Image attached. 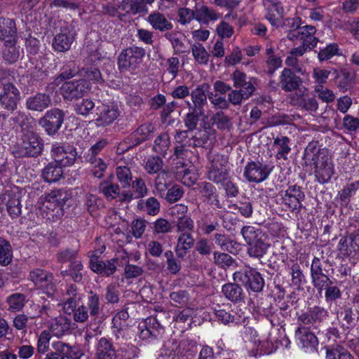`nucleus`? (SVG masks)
Here are the masks:
<instances>
[{
	"instance_id": "obj_1",
	"label": "nucleus",
	"mask_w": 359,
	"mask_h": 359,
	"mask_svg": "<svg viewBox=\"0 0 359 359\" xmlns=\"http://www.w3.org/2000/svg\"><path fill=\"white\" fill-rule=\"evenodd\" d=\"M231 79L235 88L229 93V100L231 104L241 105L255 95L259 84L257 77L248 76L245 72L236 69L231 74Z\"/></svg>"
},
{
	"instance_id": "obj_2",
	"label": "nucleus",
	"mask_w": 359,
	"mask_h": 359,
	"mask_svg": "<svg viewBox=\"0 0 359 359\" xmlns=\"http://www.w3.org/2000/svg\"><path fill=\"white\" fill-rule=\"evenodd\" d=\"M306 164L315 165V177L320 184L329 182L334 174V167L328 156L316 147V143L310 142L304 153Z\"/></svg>"
},
{
	"instance_id": "obj_3",
	"label": "nucleus",
	"mask_w": 359,
	"mask_h": 359,
	"mask_svg": "<svg viewBox=\"0 0 359 359\" xmlns=\"http://www.w3.org/2000/svg\"><path fill=\"white\" fill-rule=\"evenodd\" d=\"M241 233L248 245V255L258 259L263 257L269 247L266 242L267 237L263 231L251 226H245L242 228Z\"/></svg>"
},
{
	"instance_id": "obj_4",
	"label": "nucleus",
	"mask_w": 359,
	"mask_h": 359,
	"mask_svg": "<svg viewBox=\"0 0 359 359\" xmlns=\"http://www.w3.org/2000/svg\"><path fill=\"white\" fill-rule=\"evenodd\" d=\"M43 149V140L40 135L32 130L23 129L20 142L13 150L15 157H36Z\"/></svg>"
},
{
	"instance_id": "obj_5",
	"label": "nucleus",
	"mask_w": 359,
	"mask_h": 359,
	"mask_svg": "<svg viewBox=\"0 0 359 359\" xmlns=\"http://www.w3.org/2000/svg\"><path fill=\"white\" fill-rule=\"evenodd\" d=\"M29 280L38 290L49 297L54 296L57 291V284L53 273L41 268H36L29 271Z\"/></svg>"
},
{
	"instance_id": "obj_6",
	"label": "nucleus",
	"mask_w": 359,
	"mask_h": 359,
	"mask_svg": "<svg viewBox=\"0 0 359 359\" xmlns=\"http://www.w3.org/2000/svg\"><path fill=\"white\" fill-rule=\"evenodd\" d=\"M233 280L254 292L262 291L264 286V280L260 273L251 267H245L234 272Z\"/></svg>"
},
{
	"instance_id": "obj_7",
	"label": "nucleus",
	"mask_w": 359,
	"mask_h": 359,
	"mask_svg": "<svg viewBox=\"0 0 359 359\" xmlns=\"http://www.w3.org/2000/svg\"><path fill=\"white\" fill-rule=\"evenodd\" d=\"M228 157L223 154H215L210 157V165L206 172L207 179L218 184L226 181L229 176Z\"/></svg>"
},
{
	"instance_id": "obj_8",
	"label": "nucleus",
	"mask_w": 359,
	"mask_h": 359,
	"mask_svg": "<svg viewBox=\"0 0 359 359\" xmlns=\"http://www.w3.org/2000/svg\"><path fill=\"white\" fill-rule=\"evenodd\" d=\"M194 184L193 190L198 193L203 203L213 208H223V203L219 200L218 189L213 184L208 181H201Z\"/></svg>"
},
{
	"instance_id": "obj_9",
	"label": "nucleus",
	"mask_w": 359,
	"mask_h": 359,
	"mask_svg": "<svg viewBox=\"0 0 359 359\" xmlns=\"http://www.w3.org/2000/svg\"><path fill=\"white\" fill-rule=\"evenodd\" d=\"M145 50L138 46H132L121 51L118 57V66L120 70L135 69L142 62L145 56Z\"/></svg>"
},
{
	"instance_id": "obj_10",
	"label": "nucleus",
	"mask_w": 359,
	"mask_h": 359,
	"mask_svg": "<svg viewBox=\"0 0 359 359\" xmlns=\"http://www.w3.org/2000/svg\"><path fill=\"white\" fill-rule=\"evenodd\" d=\"M90 89V83L88 80H73L62 83L60 94L65 100L72 101L83 97Z\"/></svg>"
},
{
	"instance_id": "obj_11",
	"label": "nucleus",
	"mask_w": 359,
	"mask_h": 359,
	"mask_svg": "<svg viewBox=\"0 0 359 359\" xmlns=\"http://www.w3.org/2000/svg\"><path fill=\"white\" fill-rule=\"evenodd\" d=\"M64 119L65 112L55 108L46 111L44 116L39 120V125L48 135H54L60 129Z\"/></svg>"
},
{
	"instance_id": "obj_12",
	"label": "nucleus",
	"mask_w": 359,
	"mask_h": 359,
	"mask_svg": "<svg viewBox=\"0 0 359 359\" xmlns=\"http://www.w3.org/2000/svg\"><path fill=\"white\" fill-rule=\"evenodd\" d=\"M51 157L54 162L60 166L72 165L77 157L76 148L72 146H63L59 143H55L52 145L50 151Z\"/></svg>"
},
{
	"instance_id": "obj_13",
	"label": "nucleus",
	"mask_w": 359,
	"mask_h": 359,
	"mask_svg": "<svg viewBox=\"0 0 359 359\" xmlns=\"http://www.w3.org/2000/svg\"><path fill=\"white\" fill-rule=\"evenodd\" d=\"M20 100V93L18 88L12 83H3L2 90L0 93V106L8 111L13 112L17 109Z\"/></svg>"
},
{
	"instance_id": "obj_14",
	"label": "nucleus",
	"mask_w": 359,
	"mask_h": 359,
	"mask_svg": "<svg viewBox=\"0 0 359 359\" xmlns=\"http://www.w3.org/2000/svg\"><path fill=\"white\" fill-rule=\"evenodd\" d=\"M210 86L208 83H203L196 86L191 92V101H187L186 104L189 110L194 111L197 114H204V107L208 104L207 98Z\"/></svg>"
},
{
	"instance_id": "obj_15",
	"label": "nucleus",
	"mask_w": 359,
	"mask_h": 359,
	"mask_svg": "<svg viewBox=\"0 0 359 359\" xmlns=\"http://www.w3.org/2000/svg\"><path fill=\"white\" fill-rule=\"evenodd\" d=\"M290 102L292 105L310 113L316 112L318 109V103L316 97L309 95L307 89L304 87L292 95Z\"/></svg>"
},
{
	"instance_id": "obj_16",
	"label": "nucleus",
	"mask_w": 359,
	"mask_h": 359,
	"mask_svg": "<svg viewBox=\"0 0 359 359\" xmlns=\"http://www.w3.org/2000/svg\"><path fill=\"white\" fill-rule=\"evenodd\" d=\"M99 190L108 200L118 199L120 202H130L133 198V194L130 191H121L118 184L109 182L100 183Z\"/></svg>"
},
{
	"instance_id": "obj_17",
	"label": "nucleus",
	"mask_w": 359,
	"mask_h": 359,
	"mask_svg": "<svg viewBox=\"0 0 359 359\" xmlns=\"http://www.w3.org/2000/svg\"><path fill=\"white\" fill-rule=\"evenodd\" d=\"M327 315V311L324 308L316 306L299 315L297 320L300 323V326L307 325L316 327V325L321 323Z\"/></svg>"
},
{
	"instance_id": "obj_18",
	"label": "nucleus",
	"mask_w": 359,
	"mask_h": 359,
	"mask_svg": "<svg viewBox=\"0 0 359 359\" xmlns=\"http://www.w3.org/2000/svg\"><path fill=\"white\" fill-rule=\"evenodd\" d=\"M316 32V28L313 25L302 26L297 32L290 34V40H299L302 44L310 48H313L318 42V39L315 36Z\"/></svg>"
},
{
	"instance_id": "obj_19",
	"label": "nucleus",
	"mask_w": 359,
	"mask_h": 359,
	"mask_svg": "<svg viewBox=\"0 0 359 359\" xmlns=\"http://www.w3.org/2000/svg\"><path fill=\"white\" fill-rule=\"evenodd\" d=\"M74 40V34L71 27H63L53 41V48L57 52L69 50Z\"/></svg>"
},
{
	"instance_id": "obj_20",
	"label": "nucleus",
	"mask_w": 359,
	"mask_h": 359,
	"mask_svg": "<svg viewBox=\"0 0 359 359\" xmlns=\"http://www.w3.org/2000/svg\"><path fill=\"white\" fill-rule=\"evenodd\" d=\"M269 174L266 165L259 162H250L245 168L244 176L250 182H261L267 178Z\"/></svg>"
},
{
	"instance_id": "obj_21",
	"label": "nucleus",
	"mask_w": 359,
	"mask_h": 359,
	"mask_svg": "<svg viewBox=\"0 0 359 359\" xmlns=\"http://www.w3.org/2000/svg\"><path fill=\"white\" fill-rule=\"evenodd\" d=\"M95 359H116L117 351L111 341L105 337L98 339L95 346Z\"/></svg>"
},
{
	"instance_id": "obj_22",
	"label": "nucleus",
	"mask_w": 359,
	"mask_h": 359,
	"mask_svg": "<svg viewBox=\"0 0 359 359\" xmlns=\"http://www.w3.org/2000/svg\"><path fill=\"white\" fill-rule=\"evenodd\" d=\"M97 118L95 121L98 126H107L114 122L118 116L117 107L113 105L102 104L96 107Z\"/></svg>"
},
{
	"instance_id": "obj_23",
	"label": "nucleus",
	"mask_w": 359,
	"mask_h": 359,
	"mask_svg": "<svg viewBox=\"0 0 359 359\" xmlns=\"http://www.w3.org/2000/svg\"><path fill=\"white\" fill-rule=\"evenodd\" d=\"M302 79L297 76L290 69L285 68L280 76L281 88L285 92L298 91L302 84Z\"/></svg>"
},
{
	"instance_id": "obj_24",
	"label": "nucleus",
	"mask_w": 359,
	"mask_h": 359,
	"mask_svg": "<svg viewBox=\"0 0 359 359\" xmlns=\"http://www.w3.org/2000/svg\"><path fill=\"white\" fill-rule=\"evenodd\" d=\"M116 259H111L104 262L97 257H92L90 260V267L95 273L109 277L114 274L117 269Z\"/></svg>"
},
{
	"instance_id": "obj_25",
	"label": "nucleus",
	"mask_w": 359,
	"mask_h": 359,
	"mask_svg": "<svg viewBox=\"0 0 359 359\" xmlns=\"http://www.w3.org/2000/svg\"><path fill=\"white\" fill-rule=\"evenodd\" d=\"M52 347L63 359H81L83 355V353L79 347L70 346L69 344L61 341L53 342Z\"/></svg>"
},
{
	"instance_id": "obj_26",
	"label": "nucleus",
	"mask_w": 359,
	"mask_h": 359,
	"mask_svg": "<svg viewBox=\"0 0 359 359\" xmlns=\"http://www.w3.org/2000/svg\"><path fill=\"white\" fill-rule=\"evenodd\" d=\"M147 22L151 27L159 32H168L173 28V25L165 16L164 14L158 11H154L147 17Z\"/></svg>"
},
{
	"instance_id": "obj_27",
	"label": "nucleus",
	"mask_w": 359,
	"mask_h": 359,
	"mask_svg": "<svg viewBox=\"0 0 359 359\" xmlns=\"http://www.w3.org/2000/svg\"><path fill=\"white\" fill-rule=\"evenodd\" d=\"M50 103L51 99L48 95L39 93L27 99L26 107L32 111H42L48 107Z\"/></svg>"
},
{
	"instance_id": "obj_28",
	"label": "nucleus",
	"mask_w": 359,
	"mask_h": 359,
	"mask_svg": "<svg viewBox=\"0 0 359 359\" xmlns=\"http://www.w3.org/2000/svg\"><path fill=\"white\" fill-rule=\"evenodd\" d=\"M50 331L53 335L60 338L71 333V320L65 316H59L53 320L50 325Z\"/></svg>"
},
{
	"instance_id": "obj_29",
	"label": "nucleus",
	"mask_w": 359,
	"mask_h": 359,
	"mask_svg": "<svg viewBox=\"0 0 359 359\" xmlns=\"http://www.w3.org/2000/svg\"><path fill=\"white\" fill-rule=\"evenodd\" d=\"M240 283H228L222 287V292L224 296L232 302H240L245 297L243 290Z\"/></svg>"
},
{
	"instance_id": "obj_30",
	"label": "nucleus",
	"mask_w": 359,
	"mask_h": 359,
	"mask_svg": "<svg viewBox=\"0 0 359 359\" xmlns=\"http://www.w3.org/2000/svg\"><path fill=\"white\" fill-rule=\"evenodd\" d=\"M194 243L195 240L191 233H180L177 237V245L175 248L177 258H184Z\"/></svg>"
},
{
	"instance_id": "obj_31",
	"label": "nucleus",
	"mask_w": 359,
	"mask_h": 359,
	"mask_svg": "<svg viewBox=\"0 0 359 359\" xmlns=\"http://www.w3.org/2000/svg\"><path fill=\"white\" fill-rule=\"evenodd\" d=\"M15 22L10 18H0V39L11 42L16 35Z\"/></svg>"
},
{
	"instance_id": "obj_32",
	"label": "nucleus",
	"mask_w": 359,
	"mask_h": 359,
	"mask_svg": "<svg viewBox=\"0 0 359 359\" xmlns=\"http://www.w3.org/2000/svg\"><path fill=\"white\" fill-rule=\"evenodd\" d=\"M355 80V74L346 69H341L334 79L335 85L343 93L352 87Z\"/></svg>"
},
{
	"instance_id": "obj_33",
	"label": "nucleus",
	"mask_w": 359,
	"mask_h": 359,
	"mask_svg": "<svg viewBox=\"0 0 359 359\" xmlns=\"http://www.w3.org/2000/svg\"><path fill=\"white\" fill-rule=\"evenodd\" d=\"M156 130L155 126L151 123H143L131 135L135 144H139L151 138Z\"/></svg>"
},
{
	"instance_id": "obj_34",
	"label": "nucleus",
	"mask_w": 359,
	"mask_h": 359,
	"mask_svg": "<svg viewBox=\"0 0 359 359\" xmlns=\"http://www.w3.org/2000/svg\"><path fill=\"white\" fill-rule=\"evenodd\" d=\"M290 140L286 136H278L274 139L273 147L276 150V158L277 159H287V155L291 151L289 146Z\"/></svg>"
},
{
	"instance_id": "obj_35",
	"label": "nucleus",
	"mask_w": 359,
	"mask_h": 359,
	"mask_svg": "<svg viewBox=\"0 0 359 359\" xmlns=\"http://www.w3.org/2000/svg\"><path fill=\"white\" fill-rule=\"evenodd\" d=\"M62 175V166L54 161L49 163L42 170V177L47 182H57Z\"/></svg>"
},
{
	"instance_id": "obj_36",
	"label": "nucleus",
	"mask_w": 359,
	"mask_h": 359,
	"mask_svg": "<svg viewBox=\"0 0 359 359\" xmlns=\"http://www.w3.org/2000/svg\"><path fill=\"white\" fill-rule=\"evenodd\" d=\"M295 335L299 338L304 347L315 348L318 344L317 337L304 326H299L295 331Z\"/></svg>"
},
{
	"instance_id": "obj_37",
	"label": "nucleus",
	"mask_w": 359,
	"mask_h": 359,
	"mask_svg": "<svg viewBox=\"0 0 359 359\" xmlns=\"http://www.w3.org/2000/svg\"><path fill=\"white\" fill-rule=\"evenodd\" d=\"M137 208L146 212L151 216H155L160 212V202L154 197H149L146 200H140L137 203Z\"/></svg>"
},
{
	"instance_id": "obj_38",
	"label": "nucleus",
	"mask_w": 359,
	"mask_h": 359,
	"mask_svg": "<svg viewBox=\"0 0 359 359\" xmlns=\"http://www.w3.org/2000/svg\"><path fill=\"white\" fill-rule=\"evenodd\" d=\"M219 18L220 15L218 13L207 6L196 8V20L199 22L206 24L210 21L217 20Z\"/></svg>"
},
{
	"instance_id": "obj_39",
	"label": "nucleus",
	"mask_w": 359,
	"mask_h": 359,
	"mask_svg": "<svg viewBox=\"0 0 359 359\" xmlns=\"http://www.w3.org/2000/svg\"><path fill=\"white\" fill-rule=\"evenodd\" d=\"M265 54L266 55L267 72L269 74L273 75L276 70L282 66V60L280 57L275 54L274 48L271 46L266 49Z\"/></svg>"
},
{
	"instance_id": "obj_40",
	"label": "nucleus",
	"mask_w": 359,
	"mask_h": 359,
	"mask_svg": "<svg viewBox=\"0 0 359 359\" xmlns=\"http://www.w3.org/2000/svg\"><path fill=\"white\" fill-rule=\"evenodd\" d=\"M86 304V306L88 311H89L90 316L97 318L102 310L100 296L93 290H90L88 292Z\"/></svg>"
},
{
	"instance_id": "obj_41",
	"label": "nucleus",
	"mask_w": 359,
	"mask_h": 359,
	"mask_svg": "<svg viewBox=\"0 0 359 359\" xmlns=\"http://www.w3.org/2000/svg\"><path fill=\"white\" fill-rule=\"evenodd\" d=\"M5 201L7 212L12 218H16L21 214L20 198L15 195H8Z\"/></svg>"
},
{
	"instance_id": "obj_42",
	"label": "nucleus",
	"mask_w": 359,
	"mask_h": 359,
	"mask_svg": "<svg viewBox=\"0 0 359 359\" xmlns=\"http://www.w3.org/2000/svg\"><path fill=\"white\" fill-rule=\"evenodd\" d=\"M341 53L337 43H329L324 48L320 50L318 58L320 62L327 61L335 55H341Z\"/></svg>"
},
{
	"instance_id": "obj_43",
	"label": "nucleus",
	"mask_w": 359,
	"mask_h": 359,
	"mask_svg": "<svg viewBox=\"0 0 359 359\" xmlns=\"http://www.w3.org/2000/svg\"><path fill=\"white\" fill-rule=\"evenodd\" d=\"M13 259V251L10 243L0 238V264L8 266Z\"/></svg>"
},
{
	"instance_id": "obj_44",
	"label": "nucleus",
	"mask_w": 359,
	"mask_h": 359,
	"mask_svg": "<svg viewBox=\"0 0 359 359\" xmlns=\"http://www.w3.org/2000/svg\"><path fill=\"white\" fill-rule=\"evenodd\" d=\"M46 196L50 203H55L60 210H62V207L69 200L68 194L62 189L53 190L46 194Z\"/></svg>"
},
{
	"instance_id": "obj_45",
	"label": "nucleus",
	"mask_w": 359,
	"mask_h": 359,
	"mask_svg": "<svg viewBox=\"0 0 359 359\" xmlns=\"http://www.w3.org/2000/svg\"><path fill=\"white\" fill-rule=\"evenodd\" d=\"M191 52L195 61L199 65H206L208 62L210 54L205 47L199 43L191 46Z\"/></svg>"
},
{
	"instance_id": "obj_46",
	"label": "nucleus",
	"mask_w": 359,
	"mask_h": 359,
	"mask_svg": "<svg viewBox=\"0 0 359 359\" xmlns=\"http://www.w3.org/2000/svg\"><path fill=\"white\" fill-rule=\"evenodd\" d=\"M116 175L123 188H128L133 182V175L130 169L127 166H118L116 169Z\"/></svg>"
},
{
	"instance_id": "obj_47",
	"label": "nucleus",
	"mask_w": 359,
	"mask_h": 359,
	"mask_svg": "<svg viewBox=\"0 0 359 359\" xmlns=\"http://www.w3.org/2000/svg\"><path fill=\"white\" fill-rule=\"evenodd\" d=\"M6 302L10 311H19L25 306V296L22 293H14L8 297Z\"/></svg>"
},
{
	"instance_id": "obj_48",
	"label": "nucleus",
	"mask_w": 359,
	"mask_h": 359,
	"mask_svg": "<svg viewBox=\"0 0 359 359\" xmlns=\"http://www.w3.org/2000/svg\"><path fill=\"white\" fill-rule=\"evenodd\" d=\"M164 36L166 39H168L172 44V46L174 49L175 53H188V50H186L184 43L182 42V39L180 37V34L177 32H166L164 34Z\"/></svg>"
},
{
	"instance_id": "obj_49",
	"label": "nucleus",
	"mask_w": 359,
	"mask_h": 359,
	"mask_svg": "<svg viewBox=\"0 0 359 359\" xmlns=\"http://www.w3.org/2000/svg\"><path fill=\"white\" fill-rule=\"evenodd\" d=\"M86 161L91 165V172L94 177L101 178L107 169V164L101 158H86Z\"/></svg>"
},
{
	"instance_id": "obj_50",
	"label": "nucleus",
	"mask_w": 359,
	"mask_h": 359,
	"mask_svg": "<svg viewBox=\"0 0 359 359\" xmlns=\"http://www.w3.org/2000/svg\"><path fill=\"white\" fill-rule=\"evenodd\" d=\"M302 25V20L300 18H287L285 19H283L281 22V26L284 27L287 32V38L290 40V34H293V32H297L300 29Z\"/></svg>"
},
{
	"instance_id": "obj_51",
	"label": "nucleus",
	"mask_w": 359,
	"mask_h": 359,
	"mask_svg": "<svg viewBox=\"0 0 359 359\" xmlns=\"http://www.w3.org/2000/svg\"><path fill=\"white\" fill-rule=\"evenodd\" d=\"M170 146V137L168 134L163 133L160 134L155 140L154 144V151L160 154L165 155Z\"/></svg>"
},
{
	"instance_id": "obj_52",
	"label": "nucleus",
	"mask_w": 359,
	"mask_h": 359,
	"mask_svg": "<svg viewBox=\"0 0 359 359\" xmlns=\"http://www.w3.org/2000/svg\"><path fill=\"white\" fill-rule=\"evenodd\" d=\"M326 359H353L351 353L343 346L337 345L326 351Z\"/></svg>"
},
{
	"instance_id": "obj_53",
	"label": "nucleus",
	"mask_w": 359,
	"mask_h": 359,
	"mask_svg": "<svg viewBox=\"0 0 359 359\" xmlns=\"http://www.w3.org/2000/svg\"><path fill=\"white\" fill-rule=\"evenodd\" d=\"M164 256L166 258L168 271L173 275L178 273L182 269V265L177 258L175 257L173 252L171 250H167Z\"/></svg>"
},
{
	"instance_id": "obj_54",
	"label": "nucleus",
	"mask_w": 359,
	"mask_h": 359,
	"mask_svg": "<svg viewBox=\"0 0 359 359\" xmlns=\"http://www.w3.org/2000/svg\"><path fill=\"white\" fill-rule=\"evenodd\" d=\"M177 231L182 233H190L194 229V221L187 215L179 216L175 222Z\"/></svg>"
},
{
	"instance_id": "obj_55",
	"label": "nucleus",
	"mask_w": 359,
	"mask_h": 359,
	"mask_svg": "<svg viewBox=\"0 0 359 359\" xmlns=\"http://www.w3.org/2000/svg\"><path fill=\"white\" fill-rule=\"evenodd\" d=\"M50 339L51 334L49 331L43 330L41 332L37 340L36 350L39 354H44L48 351Z\"/></svg>"
},
{
	"instance_id": "obj_56",
	"label": "nucleus",
	"mask_w": 359,
	"mask_h": 359,
	"mask_svg": "<svg viewBox=\"0 0 359 359\" xmlns=\"http://www.w3.org/2000/svg\"><path fill=\"white\" fill-rule=\"evenodd\" d=\"M214 239L215 244L218 245L221 250L232 252L234 243L228 235L225 233H215L214 235Z\"/></svg>"
},
{
	"instance_id": "obj_57",
	"label": "nucleus",
	"mask_w": 359,
	"mask_h": 359,
	"mask_svg": "<svg viewBox=\"0 0 359 359\" xmlns=\"http://www.w3.org/2000/svg\"><path fill=\"white\" fill-rule=\"evenodd\" d=\"M95 108V103L93 100L86 98L77 102L74 105L75 111L83 116H88L90 112Z\"/></svg>"
},
{
	"instance_id": "obj_58",
	"label": "nucleus",
	"mask_w": 359,
	"mask_h": 359,
	"mask_svg": "<svg viewBox=\"0 0 359 359\" xmlns=\"http://www.w3.org/2000/svg\"><path fill=\"white\" fill-rule=\"evenodd\" d=\"M81 74L95 83H100L104 81L100 71L95 67L83 68L81 70Z\"/></svg>"
},
{
	"instance_id": "obj_59",
	"label": "nucleus",
	"mask_w": 359,
	"mask_h": 359,
	"mask_svg": "<svg viewBox=\"0 0 359 359\" xmlns=\"http://www.w3.org/2000/svg\"><path fill=\"white\" fill-rule=\"evenodd\" d=\"M290 274L292 276V284L299 288L306 281L305 276L298 264L295 263L291 266Z\"/></svg>"
},
{
	"instance_id": "obj_60",
	"label": "nucleus",
	"mask_w": 359,
	"mask_h": 359,
	"mask_svg": "<svg viewBox=\"0 0 359 359\" xmlns=\"http://www.w3.org/2000/svg\"><path fill=\"white\" fill-rule=\"evenodd\" d=\"M34 318V316L28 317L24 313L18 314L13 318V325L15 329L22 330L23 332L26 333L27 328L31 326L29 325V320H32Z\"/></svg>"
},
{
	"instance_id": "obj_61",
	"label": "nucleus",
	"mask_w": 359,
	"mask_h": 359,
	"mask_svg": "<svg viewBox=\"0 0 359 359\" xmlns=\"http://www.w3.org/2000/svg\"><path fill=\"white\" fill-rule=\"evenodd\" d=\"M163 165V160L157 156H152L148 158L144 168L149 174L158 173L162 170Z\"/></svg>"
},
{
	"instance_id": "obj_62",
	"label": "nucleus",
	"mask_w": 359,
	"mask_h": 359,
	"mask_svg": "<svg viewBox=\"0 0 359 359\" xmlns=\"http://www.w3.org/2000/svg\"><path fill=\"white\" fill-rule=\"evenodd\" d=\"M172 225L165 219L158 218L153 223L154 233H168L172 231Z\"/></svg>"
},
{
	"instance_id": "obj_63",
	"label": "nucleus",
	"mask_w": 359,
	"mask_h": 359,
	"mask_svg": "<svg viewBox=\"0 0 359 359\" xmlns=\"http://www.w3.org/2000/svg\"><path fill=\"white\" fill-rule=\"evenodd\" d=\"M311 277L313 285L320 293L327 287L329 285H332V280L325 273Z\"/></svg>"
},
{
	"instance_id": "obj_64",
	"label": "nucleus",
	"mask_w": 359,
	"mask_h": 359,
	"mask_svg": "<svg viewBox=\"0 0 359 359\" xmlns=\"http://www.w3.org/2000/svg\"><path fill=\"white\" fill-rule=\"evenodd\" d=\"M178 22L184 25L191 22L194 19L196 20V11L189 8H180L177 11Z\"/></svg>"
}]
</instances>
